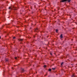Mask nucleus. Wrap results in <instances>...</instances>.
I'll return each instance as SVG.
<instances>
[{
  "label": "nucleus",
  "mask_w": 77,
  "mask_h": 77,
  "mask_svg": "<svg viewBox=\"0 0 77 77\" xmlns=\"http://www.w3.org/2000/svg\"><path fill=\"white\" fill-rule=\"evenodd\" d=\"M66 1H68V2H70L71 0H62V2H66Z\"/></svg>",
  "instance_id": "1"
},
{
  "label": "nucleus",
  "mask_w": 77,
  "mask_h": 77,
  "mask_svg": "<svg viewBox=\"0 0 77 77\" xmlns=\"http://www.w3.org/2000/svg\"><path fill=\"white\" fill-rule=\"evenodd\" d=\"M60 37L61 38H62V34H61L60 36Z\"/></svg>",
  "instance_id": "2"
},
{
  "label": "nucleus",
  "mask_w": 77,
  "mask_h": 77,
  "mask_svg": "<svg viewBox=\"0 0 77 77\" xmlns=\"http://www.w3.org/2000/svg\"><path fill=\"white\" fill-rule=\"evenodd\" d=\"M9 9H12V7H9Z\"/></svg>",
  "instance_id": "3"
},
{
  "label": "nucleus",
  "mask_w": 77,
  "mask_h": 77,
  "mask_svg": "<svg viewBox=\"0 0 77 77\" xmlns=\"http://www.w3.org/2000/svg\"><path fill=\"white\" fill-rule=\"evenodd\" d=\"M75 75L73 74L72 75V77H75Z\"/></svg>",
  "instance_id": "4"
},
{
  "label": "nucleus",
  "mask_w": 77,
  "mask_h": 77,
  "mask_svg": "<svg viewBox=\"0 0 77 77\" xmlns=\"http://www.w3.org/2000/svg\"><path fill=\"white\" fill-rule=\"evenodd\" d=\"M20 41H23V39H20Z\"/></svg>",
  "instance_id": "5"
},
{
  "label": "nucleus",
  "mask_w": 77,
  "mask_h": 77,
  "mask_svg": "<svg viewBox=\"0 0 77 77\" xmlns=\"http://www.w3.org/2000/svg\"><path fill=\"white\" fill-rule=\"evenodd\" d=\"M63 63L62 62L61 63V65H63Z\"/></svg>",
  "instance_id": "6"
},
{
  "label": "nucleus",
  "mask_w": 77,
  "mask_h": 77,
  "mask_svg": "<svg viewBox=\"0 0 77 77\" xmlns=\"http://www.w3.org/2000/svg\"><path fill=\"white\" fill-rule=\"evenodd\" d=\"M51 71V69H49V71Z\"/></svg>",
  "instance_id": "7"
},
{
  "label": "nucleus",
  "mask_w": 77,
  "mask_h": 77,
  "mask_svg": "<svg viewBox=\"0 0 77 77\" xmlns=\"http://www.w3.org/2000/svg\"><path fill=\"white\" fill-rule=\"evenodd\" d=\"M46 65H45L44 66V68H45L46 67Z\"/></svg>",
  "instance_id": "8"
},
{
  "label": "nucleus",
  "mask_w": 77,
  "mask_h": 77,
  "mask_svg": "<svg viewBox=\"0 0 77 77\" xmlns=\"http://www.w3.org/2000/svg\"><path fill=\"white\" fill-rule=\"evenodd\" d=\"M56 32H57L58 31V30H57V29H56Z\"/></svg>",
  "instance_id": "9"
},
{
  "label": "nucleus",
  "mask_w": 77,
  "mask_h": 77,
  "mask_svg": "<svg viewBox=\"0 0 77 77\" xmlns=\"http://www.w3.org/2000/svg\"><path fill=\"white\" fill-rule=\"evenodd\" d=\"M15 59H17V57H15Z\"/></svg>",
  "instance_id": "10"
},
{
  "label": "nucleus",
  "mask_w": 77,
  "mask_h": 77,
  "mask_svg": "<svg viewBox=\"0 0 77 77\" xmlns=\"http://www.w3.org/2000/svg\"><path fill=\"white\" fill-rule=\"evenodd\" d=\"M52 69H55V68H52Z\"/></svg>",
  "instance_id": "11"
},
{
  "label": "nucleus",
  "mask_w": 77,
  "mask_h": 77,
  "mask_svg": "<svg viewBox=\"0 0 77 77\" xmlns=\"http://www.w3.org/2000/svg\"><path fill=\"white\" fill-rule=\"evenodd\" d=\"M15 37H14L13 38V39H15Z\"/></svg>",
  "instance_id": "12"
},
{
  "label": "nucleus",
  "mask_w": 77,
  "mask_h": 77,
  "mask_svg": "<svg viewBox=\"0 0 77 77\" xmlns=\"http://www.w3.org/2000/svg\"><path fill=\"white\" fill-rule=\"evenodd\" d=\"M50 54H51V55H52V54L51 53H50Z\"/></svg>",
  "instance_id": "13"
},
{
  "label": "nucleus",
  "mask_w": 77,
  "mask_h": 77,
  "mask_svg": "<svg viewBox=\"0 0 77 77\" xmlns=\"http://www.w3.org/2000/svg\"><path fill=\"white\" fill-rule=\"evenodd\" d=\"M38 30L37 29H35V30Z\"/></svg>",
  "instance_id": "14"
},
{
  "label": "nucleus",
  "mask_w": 77,
  "mask_h": 77,
  "mask_svg": "<svg viewBox=\"0 0 77 77\" xmlns=\"http://www.w3.org/2000/svg\"><path fill=\"white\" fill-rule=\"evenodd\" d=\"M0 39H1V37L0 36Z\"/></svg>",
  "instance_id": "15"
}]
</instances>
